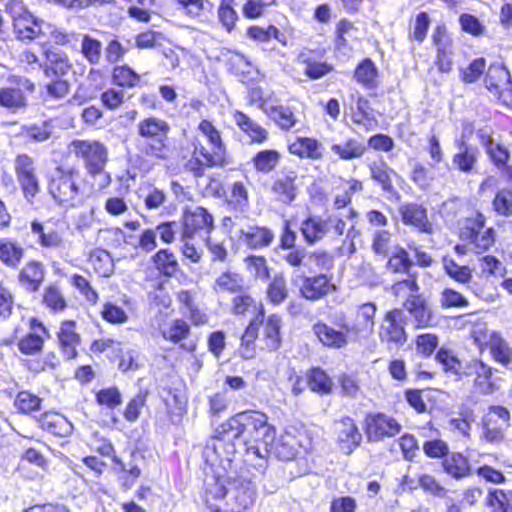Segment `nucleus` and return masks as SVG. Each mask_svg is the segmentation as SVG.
Segmentation results:
<instances>
[{
	"instance_id": "f257e3e1",
	"label": "nucleus",
	"mask_w": 512,
	"mask_h": 512,
	"mask_svg": "<svg viewBox=\"0 0 512 512\" xmlns=\"http://www.w3.org/2000/svg\"><path fill=\"white\" fill-rule=\"evenodd\" d=\"M198 130L206 139L210 150L203 143L195 139L191 158L185 163V169L195 177H202L207 168L225 167L227 160L226 146L222 141L220 131L208 120H202Z\"/></svg>"
},
{
	"instance_id": "f03ea898",
	"label": "nucleus",
	"mask_w": 512,
	"mask_h": 512,
	"mask_svg": "<svg viewBox=\"0 0 512 512\" xmlns=\"http://www.w3.org/2000/svg\"><path fill=\"white\" fill-rule=\"evenodd\" d=\"M227 426L231 429L235 440L239 446L253 443V435H262V446L256 447L255 458L266 459L267 447L274 442L276 429L268 423V417L265 413L259 411H246L236 414L227 421Z\"/></svg>"
},
{
	"instance_id": "7ed1b4c3",
	"label": "nucleus",
	"mask_w": 512,
	"mask_h": 512,
	"mask_svg": "<svg viewBox=\"0 0 512 512\" xmlns=\"http://www.w3.org/2000/svg\"><path fill=\"white\" fill-rule=\"evenodd\" d=\"M72 152L81 158L87 172L92 177H100V188H105L111 183L110 174L105 171L108 161L107 147L96 140H74L71 142Z\"/></svg>"
},
{
	"instance_id": "20e7f679",
	"label": "nucleus",
	"mask_w": 512,
	"mask_h": 512,
	"mask_svg": "<svg viewBox=\"0 0 512 512\" xmlns=\"http://www.w3.org/2000/svg\"><path fill=\"white\" fill-rule=\"evenodd\" d=\"M79 182V172L58 167L49 182V193L59 206L77 207L83 201Z\"/></svg>"
},
{
	"instance_id": "39448f33",
	"label": "nucleus",
	"mask_w": 512,
	"mask_h": 512,
	"mask_svg": "<svg viewBox=\"0 0 512 512\" xmlns=\"http://www.w3.org/2000/svg\"><path fill=\"white\" fill-rule=\"evenodd\" d=\"M169 131L168 123L162 119L149 117L140 121L138 124V134L149 141L144 149L145 154L165 159L167 157L166 142Z\"/></svg>"
},
{
	"instance_id": "423d86ee",
	"label": "nucleus",
	"mask_w": 512,
	"mask_h": 512,
	"mask_svg": "<svg viewBox=\"0 0 512 512\" xmlns=\"http://www.w3.org/2000/svg\"><path fill=\"white\" fill-rule=\"evenodd\" d=\"M35 84L24 76L12 75L7 86L0 88V106L15 113L28 106V95L35 92Z\"/></svg>"
},
{
	"instance_id": "0eeeda50",
	"label": "nucleus",
	"mask_w": 512,
	"mask_h": 512,
	"mask_svg": "<svg viewBox=\"0 0 512 512\" xmlns=\"http://www.w3.org/2000/svg\"><path fill=\"white\" fill-rule=\"evenodd\" d=\"M406 324L407 316L403 309L394 308L388 311L378 330V337L381 344L385 345L388 350L402 347L408 340V335L405 330Z\"/></svg>"
},
{
	"instance_id": "6e6552de",
	"label": "nucleus",
	"mask_w": 512,
	"mask_h": 512,
	"mask_svg": "<svg viewBox=\"0 0 512 512\" xmlns=\"http://www.w3.org/2000/svg\"><path fill=\"white\" fill-rule=\"evenodd\" d=\"M510 411L500 405H492L482 418L481 438L487 443L499 445L505 440V433L511 423Z\"/></svg>"
},
{
	"instance_id": "1a4fd4ad",
	"label": "nucleus",
	"mask_w": 512,
	"mask_h": 512,
	"mask_svg": "<svg viewBox=\"0 0 512 512\" xmlns=\"http://www.w3.org/2000/svg\"><path fill=\"white\" fill-rule=\"evenodd\" d=\"M14 172L25 200L32 204L40 192V180L34 158L26 153L17 155L14 159Z\"/></svg>"
},
{
	"instance_id": "9d476101",
	"label": "nucleus",
	"mask_w": 512,
	"mask_h": 512,
	"mask_svg": "<svg viewBox=\"0 0 512 512\" xmlns=\"http://www.w3.org/2000/svg\"><path fill=\"white\" fill-rule=\"evenodd\" d=\"M486 218L477 213L474 217L466 219L460 230V237L474 245L479 251L488 250L495 242L493 228L485 227Z\"/></svg>"
},
{
	"instance_id": "9b49d317",
	"label": "nucleus",
	"mask_w": 512,
	"mask_h": 512,
	"mask_svg": "<svg viewBox=\"0 0 512 512\" xmlns=\"http://www.w3.org/2000/svg\"><path fill=\"white\" fill-rule=\"evenodd\" d=\"M256 500V487L250 480L235 479L228 484L226 510L228 512H243L253 506Z\"/></svg>"
},
{
	"instance_id": "f8f14e48",
	"label": "nucleus",
	"mask_w": 512,
	"mask_h": 512,
	"mask_svg": "<svg viewBox=\"0 0 512 512\" xmlns=\"http://www.w3.org/2000/svg\"><path fill=\"white\" fill-rule=\"evenodd\" d=\"M431 38L436 49L435 65L441 73H449L453 66V41L446 26L437 25Z\"/></svg>"
},
{
	"instance_id": "ddd939ff",
	"label": "nucleus",
	"mask_w": 512,
	"mask_h": 512,
	"mask_svg": "<svg viewBox=\"0 0 512 512\" xmlns=\"http://www.w3.org/2000/svg\"><path fill=\"white\" fill-rule=\"evenodd\" d=\"M214 229L213 216L203 207L197 206L194 209L186 210L183 214V238H194L198 233L207 236Z\"/></svg>"
},
{
	"instance_id": "4468645a",
	"label": "nucleus",
	"mask_w": 512,
	"mask_h": 512,
	"mask_svg": "<svg viewBox=\"0 0 512 512\" xmlns=\"http://www.w3.org/2000/svg\"><path fill=\"white\" fill-rule=\"evenodd\" d=\"M365 423L368 440L373 442L381 441L385 437H393L402 429L396 419L384 413L367 415Z\"/></svg>"
},
{
	"instance_id": "2eb2a0df",
	"label": "nucleus",
	"mask_w": 512,
	"mask_h": 512,
	"mask_svg": "<svg viewBox=\"0 0 512 512\" xmlns=\"http://www.w3.org/2000/svg\"><path fill=\"white\" fill-rule=\"evenodd\" d=\"M31 233L43 248L63 249L65 247L64 230L56 222L41 223L34 220L31 223Z\"/></svg>"
},
{
	"instance_id": "dca6fc26",
	"label": "nucleus",
	"mask_w": 512,
	"mask_h": 512,
	"mask_svg": "<svg viewBox=\"0 0 512 512\" xmlns=\"http://www.w3.org/2000/svg\"><path fill=\"white\" fill-rule=\"evenodd\" d=\"M240 244L253 250L269 247L274 240V233L265 226L247 225L234 232Z\"/></svg>"
},
{
	"instance_id": "f3484780",
	"label": "nucleus",
	"mask_w": 512,
	"mask_h": 512,
	"mask_svg": "<svg viewBox=\"0 0 512 512\" xmlns=\"http://www.w3.org/2000/svg\"><path fill=\"white\" fill-rule=\"evenodd\" d=\"M486 88L498 99L512 94V81L509 71L502 65H491L485 78Z\"/></svg>"
},
{
	"instance_id": "a211bd4d",
	"label": "nucleus",
	"mask_w": 512,
	"mask_h": 512,
	"mask_svg": "<svg viewBox=\"0 0 512 512\" xmlns=\"http://www.w3.org/2000/svg\"><path fill=\"white\" fill-rule=\"evenodd\" d=\"M49 28V23L35 18L28 11H23L14 18V31L20 40L32 41L42 37Z\"/></svg>"
},
{
	"instance_id": "6ab92c4d",
	"label": "nucleus",
	"mask_w": 512,
	"mask_h": 512,
	"mask_svg": "<svg viewBox=\"0 0 512 512\" xmlns=\"http://www.w3.org/2000/svg\"><path fill=\"white\" fill-rule=\"evenodd\" d=\"M475 420L474 410L466 404H461L457 413L447 421V429L458 438L468 441L471 439L472 424Z\"/></svg>"
},
{
	"instance_id": "aec40b11",
	"label": "nucleus",
	"mask_w": 512,
	"mask_h": 512,
	"mask_svg": "<svg viewBox=\"0 0 512 512\" xmlns=\"http://www.w3.org/2000/svg\"><path fill=\"white\" fill-rule=\"evenodd\" d=\"M454 145L458 151L452 157V164L463 173H471L478 162V149L467 143L464 133L455 139Z\"/></svg>"
},
{
	"instance_id": "412c9836",
	"label": "nucleus",
	"mask_w": 512,
	"mask_h": 512,
	"mask_svg": "<svg viewBox=\"0 0 512 512\" xmlns=\"http://www.w3.org/2000/svg\"><path fill=\"white\" fill-rule=\"evenodd\" d=\"M335 431L337 433L338 441L341 449L350 454L358 447L362 440V435L359 432L354 420L350 417H344L335 424Z\"/></svg>"
},
{
	"instance_id": "4be33fe9",
	"label": "nucleus",
	"mask_w": 512,
	"mask_h": 512,
	"mask_svg": "<svg viewBox=\"0 0 512 512\" xmlns=\"http://www.w3.org/2000/svg\"><path fill=\"white\" fill-rule=\"evenodd\" d=\"M402 309L410 314L415 323V327L418 329L430 326L433 320L432 311L427 300L421 293L405 300Z\"/></svg>"
},
{
	"instance_id": "5701e85b",
	"label": "nucleus",
	"mask_w": 512,
	"mask_h": 512,
	"mask_svg": "<svg viewBox=\"0 0 512 512\" xmlns=\"http://www.w3.org/2000/svg\"><path fill=\"white\" fill-rule=\"evenodd\" d=\"M335 290V285L326 274L306 277L300 288L303 297L309 300H318Z\"/></svg>"
},
{
	"instance_id": "b1692460",
	"label": "nucleus",
	"mask_w": 512,
	"mask_h": 512,
	"mask_svg": "<svg viewBox=\"0 0 512 512\" xmlns=\"http://www.w3.org/2000/svg\"><path fill=\"white\" fill-rule=\"evenodd\" d=\"M369 170L371 179L381 186L384 193L389 196L397 195V191L393 185V178H400V176L383 159L371 162L369 164Z\"/></svg>"
},
{
	"instance_id": "393cba45",
	"label": "nucleus",
	"mask_w": 512,
	"mask_h": 512,
	"mask_svg": "<svg viewBox=\"0 0 512 512\" xmlns=\"http://www.w3.org/2000/svg\"><path fill=\"white\" fill-rule=\"evenodd\" d=\"M341 327L344 331L335 330L325 323H316L313 326V332L324 346L342 348L348 343L347 336L350 327L347 324H343Z\"/></svg>"
},
{
	"instance_id": "a878e982",
	"label": "nucleus",
	"mask_w": 512,
	"mask_h": 512,
	"mask_svg": "<svg viewBox=\"0 0 512 512\" xmlns=\"http://www.w3.org/2000/svg\"><path fill=\"white\" fill-rule=\"evenodd\" d=\"M45 279V268L41 262L29 261L18 275L19 284L28 292H37Z\"/></svg>"
},
{
	"instance_id": "bb28decb",
	"label": "nucleus",
	"mask_w": 512,
	"mask_h": 512,
	"mask_svg": "<svg viewBox=\"0 0 512 512\" xmlns=\"http://www.w3.org/2000/svg\"><path fill=\"white\" fill-rule=\"evenodd\" d=\"M297 63L304 66V74L310 79H319L332 71V66L317 60L316 53L310 49H302L297 56Z\"/></svg>"
},
{
	"instance_id": "cd10ccee",
	"label": "nucleus",
	"mask_w": 512,
	"mask_h": 512,
	"mask_svg": "<svg viewBox=\"0 0 512 512\" xmlns=\"http://www.w3.org/2000/svg\"><path fill=\"white\" fill-rule=\"evenodd\" d=\"M264 321V312L262 306H260V311L257 316L252 319L246 328L244 334L241 337V345L239 348V353L244 359H252L255 357V340L258 338V332L260 325L263 324Z\"/></svg>"
},
{
	"instance_id": "c85d7f7f",
	"label": "nucleus",
	"mask_w": 512,
	"mask_h": 512,
	"mask_svg": "<svg viewBox=\"0 0 512 512\" xmlns=\"http://www.w3.org/2000/svg\"><path fill=\"white\" fill-rule=\"evenodd\" d=\"M297 174L294 171H289L280 175L272 184V191L276 195L278 201L283 204H290L296 199Z\"/></svg>"
},
{
	"instance_id": "c756f323",
	"label": "nucleus",
	"mask_w": 512,
	"mask_h": 512,
	"mask_svg": "<svg viewBox=\"0 0 512 512\" xmlns=\"http://www.w3.org/2000/svg\"><path fill=\"white\" fill-rule=\"evenodd\" d=\"M58 340L64 357L68 360L75 358L76 348L80 344V336L76 332L75 322L65 321L61 324Z\"/></svg>"
},
{
	"instance_id": "7c9ffc66",
	"label": "nucleus",
	"mask_w": 512,
	"mask_h": 512,
	"mask_svg": "<svg viewBox=\"0 0 512 512\" xmlns=\"http://www.w3.org/2000/svg\"><path fill=\"white\" fill-rule=\"evenodd\" d=\"M402 221L412 225L421 232H431V224L427 219L426 209L416 203L405 204L400 208Z\"/></svg>"
},
{
	"instance_id": "2f4dec72",
	"label": "nucleus",
	"mask_w": 512,
	"mask_h": 512,
	"mask_svg": "<svg viewBox=\"0 0 512 512\" xmlns=\"http://www.w3.org/2000/svg\"><path fill=\"white\" fill-rule=\"evenodd\" d=\"M46 63L43 67V72L46 77L66 76L72 69V64L66 53L61 51H46Z\"/></svg>"
},
{
	"instance_id": "473e14b6",
	"label": "nucleus",
	"mask_w": 512,
	"mask_h": 512,
	"mask_svg": "<svg viewBox=\"0 0 512 512\" xmlns=\"http://www.w3.org/2000/svg\"><path fill=\"white\" fill-rule=\"evenodd\" d=\"M39 423L43 430L59 437H67L73 430V425L68 419L56 412L44 413L40 417Z\"/></svg>"
},
{
	"instance_id": "72a5a7b5",
	"label": "nucleus",
	"mask_w": 512,
	"mask_h": 512,
	"mask_svg": "<svg viewBox=\"0 0 512 512\" xmlns=\"http://www.w3.org/2000/svg\"><path fill=\"white\" fill-rule=\"evenodd\" d=\"M267 458L275 457L282 461H290L297 454V441L292 435H283L278 440H274L267 447Z\"/></svg>"
},
{
	"instance_id": "f704fd0d",
	"label": "nucleus",
	"mask_w": 512,
	"mask_h": 512,
	"mask_svg": "<svg viewBox=\"0 0 512 512\" xmlns=\"http://www.w3.org/2000/svg\"><path fill=\"white\" fill-rule=\"evenodd\" d=\"M281 318L275 314L269 316L264 324L262 337L259 339L263 342V349L276 351L281 346Z\"/></svg>"
},
{
	"instance_id": "c9c22d12",
	"label": "nucleus",
	"mask_w": 512,
	"mask_h": 512,
	"mask_svg": "<svg viewBox=\"0 0 512 512\" xmlns=\"http://www.w3.org/2000/svg\"><path fill=\"white\" fill-rule=\"evenodd\" d=\"M477 136L493 163L498 167L506 165L509 159V152L506 147L495 142L486 130H479Z\"/></svg>"
},
{
	"instance_id": "e433bc0d",
	"label": "nucleus",
	"mask_w": 512,
	"mask_h": 512,
	"mask_svg": "<svg viewBox=\"0 0 512 512\" xmlns=\"http://www.w3.org/2000/svg\"><path fill=\"white\" fill-rule=\"evenodd\" d=\"M301 233L307 244H314L328 233V222L319 216L309 217L301 224Z\"/></svg>"
},
{
	"instance_id": "4c0bfd02",
	"label": "nucleus",
	"mask_w": 512,
	"mask_h": 512,
	"mask_svg": "<svg viewBox=\"0 0 512 512\" xmlns=\"http://www.w3.org/2000/svg\"><path fill=\"white\" fill-rule=\"evenodd\" d=\"M445 473L454 479H462L471 474V466L467 457L462 453H451L442 462Z\"/></svg>"
},
{
	"instance_id": "58836bf2",
	"label": "nucleus",
	"mask_w": 512,
	"mask_h": 512,
	"mask_svg": "<svg viewBox=\"0 0 512 512\" xmlns=\"http://www.w3.org/2000/svg\"><path fill=\"white\" fill-rule=\"evenodd\" d=\"M212 288L217 294L240 293L244 288V280L239 273L226 271L215 279Z\"/></svg>"
},
{
	"instance_id": "ea45409f",
	"label": "nucleus",
	"mask_w": 512,
	"mask_h": 512,
	"mask_svg": "<svg viewBox=\"0 0 512 512\" xmlns=\"http://www.w3.org/2000/svg\"><path fill=\"white\" fill-rule=\"evenodd\" d=\"M234 121L251 138L252 142L263 143L267 140L268 132L246 114L236 111Z\"/></svg>"
},
{
	"instance_id": "a19ab883",
	"label": "nucleus",
	"mask_w": 512,
	"mask_h": 512,
	"mask_svg": "<svg viewBox=\"0 0 512 512\" xmlns=\"http://www.w3.org/2000/svg\"><path fill=\"white\" fill-rule=\"evenodd\" d=\"M263 112L271 118L282 130L292 129L297 119L293 111L283 105H264Z\"/></svg>"
},
{
	"instance_id": "79ce46f5",
	"label": "nucleus",
	"mask_w": 512,
	"mask_h": 512,
	"mask_svg": "<svg viewBox=\"0 0 512 512\" xmlns=\"http://www.w3.org/2000/svg\"><path fill=\"white\" fill-rule=\"evenodd\" d=\"M288 149L291 154L300 158L316 160L322 157L320 143L312 138H297Z\"/></svg>"
},
{
	"instance_id": "37998d69",
	"label": "nucleus",
	"mask_w": 512,
	"mask_h": 512,
	"mask_svg": "<svg viewBox=\"0 0 512 512\" xmlns=\"http://www.w3.org/2000/svg\"><path fill=\"white\" fill-rule=\"evenodd\" d=\"M378 69L369 58L359 63L354 72V79L366 89H374L378 85Z\"/></svg>"
},
{
	"instance_id": "c03bdc74",
	"label": "nucleus",
	"mask_w": 512,
	"mask_h": 512,
	"mask_svg": "<svg viewBox=\"0 0 512 512\" xmlns=\"http://www.w3.org/2000/svg\"><path fill=\"white\" fill-rule=\"evenodd\" d=\"M436 360L442 365L443 370L447 373L459 378L463 375H472V371H467L466 365L464 366L463 363L447 349H439L436 354Z\"/></svg>"
},
{
	"instance_id": "a18cd8bd",
	"label": "nucleus",
	"mask_w": 512,
	"mask_h": 512,
	"mask_svg": "<svg viewBox=\"0 0 512 512\" xmlns=\"http://www.w3.org/2000/svg\"><path fill=\"white\" fill-rule=\"evenodd\" d=\"M414 266L413 260L409 257L408 252L400 246H396L392 255L388 259L387 268L393 273L413 274L411 269Z\"/></svg>"
},
{
	"instance_id": "49530a36",
	"label": "nucleus",
	"mask_w": 512,
	"mask_h": 512,
	"mask_svg": "<svg viewBox=\"0 0 512 512\" xmlns=\"http://www.w3.org/2000/svg\"><path fill=\"white\" fill-rule=\"evenodd\" d=\"M281 159L277 150L266 149L259 151L252 159L255 170L262 174H268L276 169Z\"/></svg>"
},
{
	"instance_id": "de8ad7c7",
	"label": "nucleus",
	"mask_w": 512,
	"mask_h": 512,
	"mask_svg": "<svg viewBox=\"0 0 512 512\" xmlns=\"http://www.w3.org/2000/svg\"><path fill=\"white\" fill-rule=\"evenodd\" d=\"M228 207L237 212L245 213L249 208V193L242 182L233 183L230 195L227 198Z\"/></svg>"
},
{
	"instance_id": "09e8293b",
	"label": "nucleus",
	"mask_w": 512,
	"mask_h": 512,
	"mask_svg": "<svg viewBox=\"0 0 512 512\" xmlns=\"http://www.w3.org/2000/svg\"><path fill=\"white\" fill-rule=\"evenodd\" d=\"M391 293L399 299H410L420 294V287L417 281L416 273L408 274L406 279L396 281L391 286Z\"/></svg>"
},
{
	"instance_id": "8fccbe9b",
	"label": "nucleus",
	"mask_w": 512,
	"mask_h": 512,
	"mask_svg": "<svg viewBox=\"0 0 512 512\" xmlns=\"http://www.w3.org/2000/svg\"><path fill=\"white\" fill-rule=\"evenodd\" d=\"M331 151L342 160H352L361 158L366 151V146L362 142L351 138L343 144H333Z\"/></svg>"
},
{
	"instance_id": "3c124183",
	"label": "nucleus",
	"mask_w": 512,
	"mask_h": 512,
	"mask_svg": "<svg viewBox=\"0 0 512 512\" xmlns=\"http://www.w3.org/2000/svg\"><path fill=\"white\" fill-rule=\"evenodd\" d=\"M152 261L155 268L163 275L171 277L179 268L176 256L168 249L159 250L153 257Z\"/></svg>"
},
{
	"instance_id": "603ef678",
	"label": "nucleus",
	"mask_w": 512,
	"mask_h": 512,
	"mask_svg": "<svg viewBox=\"0 0 512 512\" xmlns=\"http://www.w3.org/2000/svg\"><path fill=\"white\" fill-rule=\"evenodd\" d=\"M24 250L8 240H0V260L8 267L15 268L21 262Z\"/></svg>"
},
{
	"instance_id": "864d4df0",
	"label": "nucleus",
	"mask_w": 512,
	"mask_h": 512,
	"mask_svg": "<svg viewBox=\"0 0 512 512\" xmlns=\"http://www.w3.org/2000/svg\"><path fill=\"white\" fill-rule=\"evenodd\" d=\"M42 303L50 311L62 312L67 307L66 299L61 289L55 285H49L44 289Z\"/></svg>"
},
{
	"instance_id": "5fc2aeb1",
	"label": "nucleus",
	"mask_w": 512,
	"mask_h": 512,
	"mask_svg": "<svg viewBox=\"0 0 512 512\" xmlns=\"http://www.w3.org/2000/svg\"><path fill=\"white\" fill-rule=\"evenodd\" d=\"M489 347L493 358L504 365L512 360V350L500 334L493 332L489 339Z\"/></svg>"
},
{
	"instance_id": "6e6d98bb",
	"label": "nucleus",
	"mask_w": 512,
	"mask_h": 512,
	"mask_svg": "<svg viewBox=\"0 0 512 512\" xmlns=\"http://www.w3.org/2000/svg\"><path fill=\"white\" fill-rule=\"evenodd\" d=\"M81 54L89 64H99L102 57L101 41L89 34H84L81 40Z\"/></svg>"
},
{
	"instance_id": "4d7b16f0",
	"label": "nucleus",
	"mask_w": 512,
	"mask_h": 512,
	"mask_svg": "<svg viewBox=\"0 0 512 512\" xmlns=\"http://www.w3.org/2000/svg\"><path fill=\"white\" fill-rule=\"evenodd\" d=\"M53 132V124L51 121H42L22 127V134L33 142H44L48 140Z\"/></svg>"
},
{
	"instance_id": "13d9d810",
	"label": "nucleus",
	"mask_w": 512,
	"mask_h": 512,
	"mask_svg": "<svg viewBox=\"0 0 512 512\" xmlns=\"http://www.w3.org/2000/svg\"><path fill=\"white\" fill-rule=\"evenodd\" d=\"M443 267L450 278L461 284H467L472 279L471 269L466 265H459L449 257L443 258Z\"/></svg>"
},
{
	"instance_id": "bf43d9fd",
	"label": "nucleus",
	"mask_w": 512,
	"mask_h": 512,
	"mask_svg": "<svg viewBox=\"0 0 512 512\" xmlns=\"http://www.w3.org/2000/svg\"><path fill=\"white\" fill-rule=\"evenodd\" d=\"M486 503L493 510L499 512H512V490H492L486 496Z\"/></svg>"
},
{
	"instance_id": "052dcab7",
	"label": "nucleus",
	"mask_w": 512,
	"mask_h": 512,
	"mask_svg": "<svg viewBox=\"0 0 512 512\" xmlns=\"http://www.w3.org/2000/svg\"><path fill=\"white\" fill-rule=\"evenodd\" d=\"M223 432L216 436L218 440L224 444V448H222V460L223 461H232V457L237 452H243V446L238 445V441L235 440L231 429L227 426V423L222 426Z\"/></svg>"
},
{
	"instance_id": "680f3d73",
	"label": "nucleus",
	"mask_w": 512,
	"mask_h": 512,
	"mask_svg": "<svg viewBox=\"0 0 512 512\" xmlns=\"http://www.w3.org/2000/svg\"><path fill=\"white\" fill-rule=\"evenodd\" d=\"M90 262L96 272L102 276H110L113 273L114 264L110 254L105 250H96L90 254Z\"/></svg>"
},
{
	"instance_id": "e2e57ef3",
	"label": "nucleus",
	"mask_w": 512,
	"mask_h": 512,
	"mask_svg": "<svg viewBox=\"0 0 512 512\" xmlns=\"http://www.w3.org/2000/svg\"><path fill=\"white\" fill-rule=\"evenodd\" d=\"M308 386L314 392L328 394L332 389V381L323 370L314 368L308 374Z\"/></svg>"
},
{
	"instance_id": "0e129e2a",
	"label": "nucleus",
	"mask_w": 512,
	"mask_h": 512,
	"mask_svg": "<svg viewBox=\"0 0 512 512\" xmlns=\"http://www.w3.org/2000/svg\"><path fill=\"white\" fill-rule=\"evenodd\" d=\"M492 207L500 216H512V188L499 190L492 201Z\"/></svg>"
},
{
	"instance_id": "69168bd1",
	"label": "nucleus",
	"mask_w": 512,
	"mask_h": 512,
	"mask_svg": "<svg viewBox=\"0 0 512 512\" xmlns=\"http://www.w3.org/2000/svg\"><path fill=\"white\" fill-rule=\"evenodd\" d=\"M267 296L269 300L275 304H281L288 296V289L286 280L283 275H276L267 289Z\"/></svg>"
},
{
	"instance_id": "338daca9",
	"label": "nucleus",
	"mask_w": 512,
	"mask_h": 512,
	"mask_svg": "<svg viewBox=\"0 0 512 512\" xmlns=\"http://www.w3.org/2000/svg\"><path fill=\"white\" fill-rule=\"evenodd\" d=\"M113 80L118 86L131 88L138 84L140 76L126 65L117 66L113 70Z\"/></svg>"
},
{
	"instance_id": "774afa93",
	"label": "nucleus",
	"mask_w": 512,
	"mask_h": 512,
	"mask_svg": "<svg viewBox=\"0 0 512 512\" xmlns=\"http://www.w3.org/2000/svg\"><path fill=\"white\" fill-rule=\"evenodd\" d=\"M392 247V234L387 230H378L373 234L372 251L383 258L389 255Z\"/></svg>"
}]
</instances>
